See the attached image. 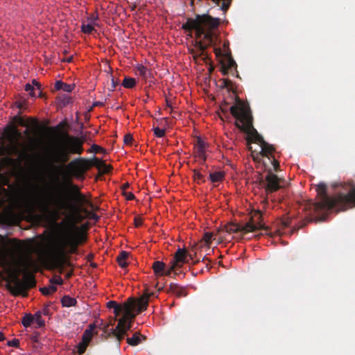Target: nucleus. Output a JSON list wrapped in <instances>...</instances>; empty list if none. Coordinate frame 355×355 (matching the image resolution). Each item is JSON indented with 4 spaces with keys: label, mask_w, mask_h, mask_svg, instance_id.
Here are the masks:
<instances>
[{
    "label": "nucleus",
    "mask_w": 355,
    "mask_h": 355,
    "mask_svg": "<svg viewBox=\"0 0 355 355\" xmlns=\"http://www.w3.org/2000/svg\"><path fill=\"white\" fill-rule=\"evenodd\" d=\"M62 191L52 196L51 200L36 198L28 206L31 213L34 214L35 210L40 212L34 214V217L38 220L51 218L56 220L61 211L63 214H70L72 223L68 231L55 243L52 253L53 261L60 267L67 263L68 254L76 253L78 246L87 241L85 234L80 231L76 223L87 218L98 219L96 214L87 209V207H93L90 199L71 180L65 181Z\"/></svg>",
    "instance_id": "nucleus-1"
},
{
    "label": "nucleus",
    "mask_w": 355,
    "mask_h": 355,
    "mask_svg": "<svg viewBox=\"0 0 355 355\" xmlns=\"http://www.w3.org/2000/svg\"><path fill=\"white\" fill-rule=\"evenodd\" d=\"M236 103L230 107L231 114L235 118V125L241 131L247 134L248 148L252 151L254 159L259 157L263 159L265 166L270 164L275 171H278L279 162L275 157V148L273 145L266 142L253 126V116L249 105L235 95Z\"/></svg>",
    "instance_id": "nucleus-2"
},
{
    "label": "nucleus",
    "mask_w": 355,
    "mask_h": 355,
    "mask_svg": "<svg viewBox=\"0 0 355 355\" xmlns=\"http://www.w3.org/2000/svg\"><path fill=\"white\" fill-rule=\"evenodd\" d=\"M219 24V18L208 14L196 15L194 19L188 18L186 23L182 24V28L189 31V35H191L192 31H195L196 37L198 40L196 41L194 49L191 51L195 60L202 58L205 60L207 58L205 50L208 46L215 45L217 35L214 31Z\"/></svg>",
    "instance_id": "nucleus-3"
},
{
    "label": "nucleus",
    "mask_w": 355,
    "mask_h": 355,
    "mask_svg": "<svg viewBox=\"0 0 355 355\" xmlns=\"http://www.w3.org/2000/svg\"><path fill=\"white\" fill-rule=\"evenodd\" d=\"M349 189L346 193H338L333 197L328 196L327 185L320 183L317 185L316 191L318 201L311 202L309 207L315 214H323L335 209L337 211H345L355 207V184L353 181L347 183Z\"/></svg>",
    "instance_id": "nucleus-4"
},
{
    "label": "nucleus",
    "mask_w": 355,
    "mask_h": 355,
    "mask_svg": "<svg viewBox=\"0 0 355 355\" xmlns=\"http://www.w3.org/2000/svg\"><path fill=\"white\" fill-rule=\"evenodd\" d=\"M85 140V137L78 138L68 133L64 134L63 139L52 150L50 156L51 163L58 164L55 167L57 171L63 168V164L69 160L71 155L83 153Z\"/></svg>",
    "instance_id": "nucleus-5"
},
{
    "label": "nucleus",
    "mask_w": 355,
    "mask_h": 355,
    "mask_svg": "<svg viewBox=\"0 0 355 355\" xmlns=\"http://www.w3.org/2000/svg\"><path fill=\"white\" fill-rule=\"evenodd\" d=\"M12 134L15 137L9 136V143L0 148V155L7 156L6 160L8 162L15 165H20L23 161L29 159L30 155L27 150L19 149L20 144L18 139L21 137V132L16 128H13Z\"/></svg>",
    "instance_id": "nucleus-6"
},
{
    "label": "nucleus",
    "mask_w": 355,
    "mask_h": 355,
    "mask_svg": "<svg viewBox=\"0 0 355 355\" xmlns=\"http://www.w3.org/2000/svg\"><path fill=\"white\" fill-rule=\"evenodd\" d=\"M135 311H136L135 300L130 298L127 302L124 303L123 317L119 320L116 328L111 329L112 336L116 337L119 343L124 338V336L127 334V331L132 327V320L135 318L136 314H137V313H134Z\"/></svg>",
    "instance_id": "nucleus-7"
},
{
    "label": "nucleus",
    "mask_w": 355,
    "mask_h": 355,
    "mask_svg": "<svg viewBox=\"0 0 355 355\" xmlns=\"http://www.w3.org/2000/svg\"><path fill=\"white\" fill-rule=\"evenodd\" d=\"M20 270L17 269L11 279V284H8L7 288L12 295H27V290L33 288L36 285V281L33 274L25 272L24 274L23 281L18 277Z\"/></svg>",
    "instance_id": "nucleus-8"
},
{
    "label": "nucleus",
    "mask_w": 355,
    "mask_h": 355,
    "mask_svg": "<svg viewBox=\"0 0 355 355\" xmlns=\"http://www.w3.org/2000/svg\"><path fill=\"white\" fill-rule=\"evenodd\" d=\"M92 165V163L89 159L80 157L70 162L67 167L71 177L83 180L85 178V173L90 168Z\"/></svg>",
    "instance_id": "nucleus-9"
},
{
    "label": "nucleus",
    "mask_w": 355,
    "mask_h": 355,
    "mask_svg": "<svg viewBox=\"0 0 355 355\" xmlns=\"http://www.w3.org/2000/svg\"><path fill=\"white\" fill-rule=\"evenodd\" d=\"M187 250L185 248H179L175 252L173 258L165 268L163 275L171 276L173 272L178 274V270L182 268L187 261Z\"/></svg>",
    "instance_id": "nucleus-10"
},
{
    "label": "nucleus",
    "mask_w": 355,
    "mask_h": 355,
    "mask_svg": "<svg viewBox=\"0 0 355 355\" xmlns=\"http://www.w3.org/2000/svg\"><path fill=\"white\" fill-rule=\"evenodd\" d=\"M214 53L217 58H220L221 71L224 75L229 73V71L236 67V62L231 55L230 49H227L225 52H222L220 47H215Z\"/></svg>",
    "instance_id": "nucleus-11"
},
{
    "label": "nucleus",
    "mask_w": 355,
    "mask_h": 355,
    "mask_svg": "<svg viewBox=\"0 0 355 355\" xmlns=\"http://www.w3.org/2000/svg\"><path fill=\"white\" fill-rule=\"evenodd\" d=\"M280 178L272 171L270 168L267 173L265 180H260V184L265 188L267 194L277 191L281 188Z\"/></svg>",
    "instance_id": "nucleus-12"
},
{
    "label": "nucleus",
    "mask_w": 355,
    "mask_h": 355,
    "mask_svg": "<svg viewBox=\"0 0 355 355\" xmlns=\"http://www.w3.org/2000/svg\"><path fill=\"white\" fill-rule=\"evenodd\" d=\"M209 144L205 141L200 137H197L193 146V153L196 157L201 159L200 164H205L207 159V152L209 150Z\"/></svg>",
    "instance_id": "nucleus-13"
},
{
    "label": "nucleus",
    "mask_w": 355,
    "mask_h": 355,
    "mask_svg": "<svg viewBox=\"0 0 355 355\" xmlns=\"http://www.w3.org/2000/svg\"><path fill=\"white\" fill-rule=\"evenodd\" d=\"M226 232L229 234L241 232L246 234L248 232H254L256 227L252 223H246L244 225L230 223L225 227Z\"/></svg>",
    "instance_id": "nucleus-14"
},
{
    "label": "nucleus",
    "mask_w": 355,
    "mask_h": 355,
    "mask_svg": "<svg viewBox=\"0 0 355 355\" xmlns=\"http://www.w3.org/2000/svg\"><path fill=\"white\" fill-rule=\"evenodd\" d=\"M262 213L259 210H254L248 223H252L255 227V231L258 230H265L268 228L262 224Z\"/></svg>",
    "instance_id": "nucleus-15"
},
{
    "label": "nucleus",
    "mask_w": 355,
    "mask_h": 355,
    "mask_svg": "<svg viewBox=\"0 0 355 355\" xmlns=\"http://www.w3.org/2000/svg\"><path fill=\"white\" fill-rule=\"evenodd\" d=\"M167 292L176 295L178 297H186L187 295V292L184 287L180 286L178 284L173 283L170 284Z\"/></svg>",
    "instance_id": "nucleus-16"
},
{
    "label": "nucleus",
    "mask_w": 355,
    "mask_h": 355,
    "mask_svg": "<svg viewBox=\"0 0 355 355\" xmlns=\"http://www.w3.org/2000/svg\"><path fill=\"white\" fill-rule=\"evenodd\" d=\"M149 295H142L137 301L135 300V310L137 314L147 309L148 305Z\"/></svg>",
    "instance_id": "nucleus-17"
},
{
    "label": "nucleus",
    "mask_w": 355,
    "mask_h": 355,
    "mask_svg": "<svg viewBox=\"0 0 355 355\" xmlns=\"http://www.w3.org/2000/svg\"><path fill=\"white\" fill-rule=\"evenodd\" d=\"M37 269V265L35 261L31 257H27L23 261V272H29L30 270H36Z\"/></svg>",
    "instance_id": "nucleus-18"
},
{
    "label": "nucleus",
    "mask_w": 355,
    "mask_h": 355,
    "mask_svg": "<svg viewBox=\"0 0 355 355\" xmlns=\"http://www.w3.org/2000/svg\"><path fill=\"white\" fill-rule=\"evenodd\" d=\"M92 165L96 167L102 173H108L112 167L105 163V162L94 158L92 162Z\"/></svg>",
    "instance_id": "nucleus-19"
},
{
    "label": "nucleus",
    "mask_w": 355,
    "mask_h": 355,
    "mask_svg": "<svg viewBox=\"0 0 355 355\" xmlns=\"http://www.w3.org/2000/svg\"><path fill=\"white\" fill-rule=\"evenodd\" d=\"M213 239H215L214 235L211 232H206L204 234L202 239L198 244L202 248H205L209 250Z\"/></svg>",
    "instance_id": "nucleus-20"
},
{
    "label": "nucleus",
    "mask_w": 355,
    "mask_h": 355,
    "mask_svg": "<svg viewBox=\"0 0 355 355\" xmlns=\"http://www.w3.org/2000/svg\"><path fill=\"white\" fill-rule=\"evenodd\" d=\"M166 268V264L161 261H155L152 265V268L157 276H163V272Z\"/></svg>",
    "instance_id": "nucleus-21"
},
{
    "label": "nucleus",
    "mask_w": 355,
    "mask_h": 355,
    "mask_svg": "<svg viewBox=\"0 0 355 355\" xmlns=\"http://www.w3.org/2000/svg\"><path fill=\"white\" fill-rule=\"evenodd\" d=\"M35 87H37V89L39 90L40 94H41L40 91V84L37 82L35 80H33L32 81V84L27 83L25 85V90L28 92H29V95L32 97H35L36 94L35 93Z\"/></svg>",
    "instance_id": "nucleus-22"
},
{
    "label": "nucleus",
    "mask_w": 355,
    "mask_h": 355,
    "mask_svg": "<svg viewBox=\"0 0 355 355\" xmlns=\"http://www.w3.org/2000/svg\"><path fill=\"white\" fill-rule=\"evenodd\" d=\"M74 87H75L74 85H69V84L63 83L61 80L56 81L54 85L55 89H56V90L62 89V90H63L64 92H71L73 89Z\"/></svg>",
    "instance_id": "nucleus-23"
},
{
    "label": "nucleus",
    "mask_w": 355,
    "mask_h": 355,
    "mask_svg": "<svg viewBox=\"0 0 355 355\" xmlns=\"http://www.w3.org/2000/svg\"><path fill=\"white\" fill-rule=\"evenodd\" d=\"M145 339L140 333L136 332L132 337L127 338V343L131 346H137L141 343L142 339Z\"/></svg>",
    "instance_id": "nucleus-24"
},
{
    "label": "nucleus",
    "mask_w": 355,
    "mask_h": 355,
    "mask_svg": "<svg viewBox=\"0 0 355 355\" xmlns=\"http://www.w3.org/2000/svg\"><path fill=\"white\" fill-rule=\"evenodd\" d=\"M128 257V253L125 251H121L120 252V254H119V256L117 257L116 261H117L119 265L122 268H125L128 266V263L126 261Z\"/></svg>",
    "instance_id": "nucleus-25"
},
{
    "label": "nucleus",
    "mask_w": 355,
    "mask_h": 355,
    "mask_svg": "<svg viewBox=\"0 0 355 355\" xmlns=\"http://www.w3.org/2000/svg\"><path fill=\"white\" fill-rule=\"evenodd\" d=\"M202 248H201L198 244L193 245L191 250V252H187V261H189L188 258L191 260H193L196 257L198 251L202 250Z\"/></svg>",
    "instance_id": "nucleus-26"
},
{
    "label": "nucleus",
    "mask_w": 355,
    "mask_h": 355,
    "mask_svg": "<svg viewBox=\"0 0 355 355\" xmlns=\"http://www.w3.org/2000/svg\"><path fill=\"white\" fill-rule=\"evenodd\" d=\"M33 322L37 324L36 328H42L44 327L45 322L42 318V312L40 311H37L33 315Z\"/></svg>",
    "instance_id": "nucleus-27"
},
{
    "label": "nucleus",
    "mask_w": 355,
    "mask_h": 355,
    "mask_svg": "<svg viewBox=\"0 0 355 355\" xmlns=\"http://www.w3.org/2000/svg\"><path fill=\"white\" fill-rule=\"evenodd\" d=\"M62 304L65 307H70L74 306L77 301L75 298L71 297L68 295H65L62 298Z\"/></svg>",
    "instance_id": "nucleus-28"
},
{
    "label": "nucleus",
    "mask_w": 355,
    "mask_h": 355,
    "mask_svg": "<svg viewBox=\"0 0 355 355\" xmlns=\"http://www.w3.org/2000/svg\"><path fill=\"white\" fill-rule=\"evenodd\" d=\"M224 173L221 171L214 172L209 174L210 180L212 182H218L223 180Z\"/></svg>",
    "instance_id": "nucleus-29"
},
{
    "label": "nucleus",
    "mask_w": 355,
    "mask_h": 355,
    "mask_svg": "<svg viewBox=\"0 0 355 355\" xmlns=\"http://www.w3.org/2000/svg\"><path fill=\"white\" fill-rule=\"evenodd\" d=\"M122 85L125 88H133L136 85V80L133 78L125 77Z\"/></svg>",
    "instance_id": "nucleus-30"
},
{
    "label": "nucleus",
    "mask_w": 355,
    "mask_h": 355,
    "mask_svg": "<svg viewBox=\"0 0 355 355\" xmlns=\"http://www.w3.org/2000/svg\"><path fill=\"white\" fill-rule=\"evenodd\" d=\"M12 121L18 125L22 127H28L29 125L28 122L19 115L15 116L12 119Z\"/></svg>",
    "instance_id": "nucleus-31"
},
{
    "label": "nucleus",
    "mask_w": 355,
    "mask_h": 355,
    "mask_svg": "<svg viewBox=\"0 0 355 355\" xmlns=\"http://www.w3.org/2000/svg\"><path fill=\"white\" fill-rule=\"evenodd\" d=\"M96 324L97 325V328L103 330L105 334L108 333L112 335L111 329H109V324H104L103 320H100L99 321L96 320Z\"/></svg>",
    "instance_id": "nucleus-32"
},
{
    "label": "nucleus",
    "mask_w": 355,
    "mask_h": 355,
    "mask_svg": "<svg viewBox=\"0 0 355 355\" xmlns=\"http://www.w3.org/2000/svg\"><path fill=\"white\" fill-rule=\"evenodd\" d=\"M137 70L139 75L144 77V78H147L150 76V70L143 65L139 66Z\"/></svg>",
    "instance_id": "nucleus-33"
},
{
    "label": "nucleus",
    "mask_w": 355,
    "mask_h": 355,
    "mask_svg": "<svg viewBox=\"0 0 355 355\" xmlns=\"http://www.w3.org/2000/svg\"><path fill=\"white\" fill-rule=\"evenodd\" d=\"M41 293L44 295H49L57 291V288L54 285H51L48 287H43L40 289Z\"/></svg>",
    "instance_id": "nucleus-34"
},
{
    "label": "nucleus",
    "mask_w": 355,
    "mask_h": 355,
    "mask_svg": "<svg viewBox=\"0 0 355 355\" xmlns=\"http://www.w3.org/2000/svg\"><path fill=\"white\" fill-rule=\"evenodd\" d=\"M21 322L25 327H30L33 322V315L31 314L25 315L22 318Z\"/></svg>",
    "instance_id": "nucleus-35"
},
{
    "label": "nucleus",
    "mask_w": 355,
    "mask_h": 355,
    "mask_svg": "<svg viewBox=\"0 0 355 355\" xmlns=\"http://www.w3.org/2000/svg\"><path fill=\"white\" fill-rule=\"evenodd\" d=\"M92 336L93 333L90 332V329H85L82 336V340L89 344Z\"/></svg>",
    "instance_id": "nucleus-36"
},
{
    "label": "nucleus",
    "mask_w": 355,
    "mask_h": 355,
    "mask_svg": "<svg viewBox=\"0 0 355 355\" xmlns=\"http://www.w3.org/2000/svg\"><path fill=\"white\" fill-rule=\"evenodd\" d=\"M81 31L84 33L90 34L92 31H94V28L91 24H83L81 26Z\"/></svg>",
    "instance_id": "nucleus-37"
},
{
    "label": "nucleus",
    "mask_w": 355,
    "mask_h": 355,
    "mask_svg": "<svg viewBox=\"0 0 355 355\" xmlns=\"http://www.w3.org/2000/svg\"><path fill=\"white\" fill-rule=\"evenodd\" d=\"M88 345V343H85L84 341L82 340L77 346L78 353L79 354H83L85 352Z\"/></svg>",
    "instance_id": "nucleus-38"
},
{
    "label": "nucleus",
    "mask_w": 355,
    "mask_h": 355,
    "mask_svg": "<svg viewBox=\"0 0 355 355\" xmlns=\"http://www.w3.org/2000/svg\"><path fill=\"white\" fill-rule=\"evenodd\" d=\"M221 87L227 89L229 92L233 90L232 81L228 79H223L222 81Z\"/></svg>",
    "instance_id": "nucleus-39"
},
{
    "label": "nucleus",
    "mask_w": 355,
    "mask_h": 355,
    "mask_svg": "<svg viewBox=\"0 0 355 355\" xmlns=\"http://www.w3.org/2000/svg\"><path fill=\"white\" fill-rule=\"evenodd\" d=\"M154 134L157 137H163L165 135L166 131L164 129H160L158 127L153 128Z\"/></svg>",
    "instance_id": "nucleus-40"
},
{
    "label": "nucleus",
    "mask_w": 355,
    "mask_h": 355,
    "mask_svg": "<svg viewBox=\"0 0 355 355\" xmlns=\"http://www.w3.org/2000/svg\"><path fill=\"white\" fill-rule=\"evenodd\" d=\"M124 312V304L123 305L119 304L116 308L114 309V313L116 316H119L121 313Z\"/></svg>",
    "instance_id": "nucleus-41"
},
{
    "label": "nucleus",
    "mask_w": 355,
    "mask_h": 355,
    "mask_svg": "<svg viewBox=\"0 0 355 355\" xmlns=\"http://www.w3.org/2000/svg\"><path fill=\"white\" fill-rule=\"evenodd\" d=\"M7 345L9 347H13L17 348L19 346V339L14 338L11 340H8Z\"/></svg>",
    "instance_id": "nucleus-42"
},
{
    "label": "nucleus",
    "mask_w": 355,
    "mask_h": 355,
    "mask_svg": "<svg viewBox=\"0 0 355 355\" xmlns=\"http://www.w3.org/2000/svg\"><path fill=\"white\" fill-rule=\"evenodd\" d=\"M193 178L196 180H200L204 182V176L197 170H193Z\"/></svg>",
    "instance_id": "nucleus-43"
},
{
    "label": "nucleus",
    "mask_w": 355,
    "mask_h": 355,
    "mask_svg": "<svg viewBox=\"0 0 355 355\" xmlns=\"http://www.w3.org/2000/svg\"><path fill=\"white\" fill-rule=\"evenodd\" d=\"M51 283L58 285H62L63 284V280L61 277L55 276L51 279Z\"/></svg>",
    "instance_id": "nucleus-44"
},
{
    "label": "nucleus",
    "mask_w": 355,
    "mask_h": 355,
    "mask_svg": "<svg viewBox=\"0 0 355 355\" xmlns=\"http://www.w3.org/2000/svg\"><path fill=\"white\" fill-rule=\"evenodd\" d=\"M133 140L132 135L127 134L124 136L123 141L126 145H131Z\"/></svg>",
    "instance_id": "nucleus-45"
},
{
    "label": "nucleus",
    "mask_w": 355,
    "mask_h": 355,
    "mask_svg": "<svg viewBox=\"0 0 355 355\" xmlns=\"http://www.w3.org/2000/svg\"><path fill=\"white\" fill-rule=\"evenodd\" d=\"M91 149H92V151L95 153L105 152V150L102 147H101L96 144L92 145Z\"/></svg>",
    "instance_id": "nucleus-46"
},
{
    "label": "nucleus",
    "mask_w": 355,
    "mask_h": 355,
    "mask_svg": "<svg viewBox=\"0 0 355 355\" xmlns=\"http://www.w3.org/2000/svg\"><path fill=\"white\" fill-rule=\"evenodd\" d=\"M40 334L38 332H34L31 336V340L34 343H39Z\"/></svg>",
    "instance_id": "nucleus-47"
},
{
    "label": "nucleus",
    "mask_w": 355,
    "mask_h": 355,
    "mask_svg": "<svg viewBox=\"0 0 355 355\" xmlns=\"http://www.w3.org/2000/svg\"><path fill=\"white\" fill-rule=\"evenodd\" d=\"M123 195L125 196L126 200H132L135 199V195L132 192H123Z\"/></svg>",
    "instance_id": "nucleus-48"
},
{
    "label": "nucleus",
    "mask_w": 355,
    "mask_h": 355,
    "mask_svg": "<svg viewBox=\"0 0 355 355\" xmlns=\"http://www.w3.org/2000/svg\"><path fill=\"white\" fill-rule=\"evenodd\" d=\"M118 305H119V304L116 302H115V301H110L107 304V308L113 309L114 308H116V306H118Z\"/></svg>",
    "instance_id": "nucleus-49"
},
{
    "label": "nucleus",
    "mask_w": 355,
    "mask_h": 355,
    "mask_svg": "<svg viewBox=\"0 0 355 355\" xmlns=\"http://www.w3.org/2000/svg\"><path fill=\"white\" fill-rule=\"evenodd\" d=\"M118 80H115L113 77L112 78V87L110 89V91H114L116 87L118 85Z\"/></svg>",
    "instance_id": "nucleus-50"
},
{
    "label": "nucleus",
    "mask_w": 355,
    "mask_h": 355,
    "mask_svg": "<svg viewBox=\"0 0 355 355\" xmlns=\"http://www.w3.org/2000/svg\"><path fill=\"white\" fill-rule=\"evenodd\" d=\"M227 103L224 102V104L220 105V110L224 114H227Z\"/></svg>",
    "instance_id": "nucleus-51"
},
{
    "label": "nucleus",
    "mask_w": 355,
    "mask_h": 355,
    "mask_svg": "<svg viewBox=\"0 0 355 355\" xmlns=\"http://www.w3.org/2000/svg\"><path fill=\"white\" fill-rule=\"evenodd\" d=\"M31 125H33L35 128H38L40 127L39 121L36 119H31Z\"/></svg>",
    "instance_id": "nucleus-52"
},
{
    "label": "nucleus",
    "mask_w": 355,
    "mask_h": 355,
    "mask_svg": "<svg viewBox=\"0 0 355 355\" xmlns=\"http://www.w3.org/2000/svg\"><path fill=\"white\" fill-rule=\"evenodd\" d=\"M142 219L141 218H135V225L136 227H139L142 225Z\"/></svg>",
    "instance_id": "nucleus-53"
},
{
    "label": "nucleus",
    "mask_w": 355,
    "mask_h": 355,
    "mask_svg": "<svg viewBox=\"0 0 355 355\" xmlns=\"http://www.w3.org/2000/svg\"><path fill=\"white\" fill-rule=\"evenodd\" d=\"M41 312H42V314H44V315H50V310H49V308L48 306H46L45 307H44V309H42V311Z\"/></svg>",
    "instance_id": "nucleus-54"
},
{
    "label": "nucleus",
    "mask_w": 355,
    "mask_h": 355,
    "mask_svg": "<svg viewBox=\"0 0 355 355\" xmlns=\"http://www.w3.org/2000/svg\"><path fill=\"white\" fill-rule=\"evenodd\" d=\"M97 328V325L96 323H94V324H90L88 327V329H90V332L93 333V331H94V329Z\"/></svg>",
    "instance_id": "nucleus-55"
},
{
    "label": "nucleus",
    "mask_w": 355,
    "mask_h": 355,
    "mask_svg": "<svg viewBox=\"0 0 355 355\" xmlns=\"http://www.w3.org/2000/svg\"><path fill=\"white\" fill-rule=\"evenodd\" d=\"M223 50H222V52H225L227 49H230V47H229V42H225L223 43Z\"/></svg>",
    "instance_id": "nucleus-56"
},
{
    "label": "nucleus",
    "mask_w": 355,
    "mask_h": 355,
    "mask_svg": "<svg viewBox=\"0 0 355 355\" xmlns=\"http://www.w3.org/2000/svg\"><path fill=\"white\" fill-rule=\"evenodd\" d=\"M282 225L284 227H287L290 225V220H284L282 222Z\"/></svg>",
    "instance_id": "nucleus-57"
},
{
    "label": "nucleus",
    "mask_w": 355,
    "mask_h": 355,
    "mask_svg": "<svg viewBox=\"0 0 355 355\" xmlns=\"http://www.w3.org/2000/svg\"><path fill=\"white\" fill-rule=\"evenodd\" d=\"M129 187V184L128 183H125L124 184H123L121 186V189L123 190V192H125V189H127Z\"/></svg>",
    "instance_id": "nucleus-58"
},
{
    "label": "nucleus",
    "mask_w": 355,
    "mask_h": 355,
    "mask_svg": "<svg viewBox=\"0 0 355 355\" xmlns=\"http://www.w3.org/2000/svg\"><path fill=\"white\" fill-rule=\"evenodd\" d=\"M166 104L168 107H169V108L172 107L171 103L168 99L166 100Z\"/></svg>",
    "instance_id": "nucleus-59"
},
{
    "label": "nucleus",
    "mask_w": 355,
    "mask_h": 355,
    "mask_svg": "<svg viewBox=\"0 0 355 355\" xmlns=\"http://www.w3.org/2000/svg\"><path fill=\"white\" fill-rule=\"evenodd\" d=\"M155 293H153V292H151V293H146L144 295H149V298L151 297V296H155Z\"/></svg>",
    "instance_id": "nucleus-60"
},
{
    "label": "nucleus",
    "mask_w": 355,
    "mask_h": 355,
    "mask_svg": "<svg viewBox=\"0 0 355 355\" xmlns=\"http://www.w3.org/2000/svg\"><path fill=\"white\" fill-rule=\"evenodd\" d=\"M5 340L4 334L0 331V341H3Z\"/></svg>",
    "instance_id": "nucleus-61"
},
{
    "label": "nucleus",
    "mask_w": 355,
    "mask_h": 355,
    "mask_svg": "<svg viewBox=\"0 0 355 355\" xmlns=\"http://www.w3.org/2000/svg\"><path fill=\"white\" fill-rule=\"evenodd\" d=\"M207 261L208 262L211 261L206 256H205L202 259V261Z\"/></svg>",
    "instance_id": "nucleus-62"
},
{
    "label": "nucleus",
    "mask_w": 355,
    "mask_h": 355,
    "mask_svg": "<svg viewBox=\"0 0 355 355\" xmlns=\"http://www.w3.org/2000/svg\"><path fill=\"white\" fill-rule=\"evenodd\" d=\"M102 105V103H101V102H96V103H94V106H98V105Z\"/></svg>",
    "instance_id": "nucleus-63"
},
{
    "label": "nucleus",
    "mask_w": 355,
    "mask_h": 355,
    "mask_svg": "<svg viewBox=\"0 0 355 355\" xmlns=\"http://www.w3.org/2000/svg\"><path fill=\"white\" fill-rule=\"evenodd\" d=\"M24 134L26 135H30V131L26 129L25 131H24Z\"/></svg>",
    "instance_id": "nucleus-64"
}]
</instances>
